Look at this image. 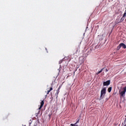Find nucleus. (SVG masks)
<instances>
[{"label": "nucleus", "mask_w": 126, "mask_h": 126, "mask_svg": "<svg viewBox=\"0 0 126 126\" xmlns=\"http://www.w3.org/2000/svg\"><path fill=\"white\" fill-rule=\"evenodd\" d=\"M106 94V88H103L100 93V98H102L103 95H105Z\"/></svg>", "instance_id": "1"}, {"label": "nucleus", "mask_w": 126, "mask_h": 126, "mask_svg": "<svg viewBox=\"0 0 126 126\" xmlns=\"http://www.w3.org/2000/svg\"><path fill=\"white\" fill-rule=\"evenodd\" d=\"M126 87H125L124 88H123V91L121 93H120L121 96L122 97H123V96H124V95L126 94Z\"/></svg>", "instance_id": "2"}, {"label": "nucleus", "mask_w": 126, "mask_h": 126, "mask_svg": "<svg viewBox=\"0 0 126 126\" xmlns=\"http://www.w3.org/2000/svg\"><path fill=\"white\" fill-rule=\"evenodd\" d=\"M126 13H124L123 14V16L121 18V19L119 21V22H118V23H122V22H123V21H124V20H125V17H126Z\"/></svg>", "instance_id": "3"}, {"label": "nucleus", "mask_w": 126, "mask_h": 126, "mask_svg": "<svg viewBox=\"0 0 126 126\" xmlns=\"http://www.w3.org/2000/svg\"><path fill=\"white\" fill-rule=\"evenodd\" d=\"M111 83V80H109L106 82H103V86H108L110 85Z\"/></svg>", "instance_id": "4"}, {"label": "nucleus", "mask_w": 126, "mask_h": 126, "mask_svg": "<svg viewBox=\"0 0 126 126\" xmlns=\"http://www.w3.org/2000/svg\"><path fill=\"white\" fill-rule=\"evenodd\" d=\"M44 104H45V103L44 102V100L41 101L40 103V106L39 107L38 110H41L42 109V108L44 106Z\"/></svg>", "instance_id": "5"}, {"label": "nucleus", "mask_w": 126, "mask_h": 126, "mask_svg": "<svg viewBox=\"0 0 126 126\" xmlns=\"http://www.w3.org/2000/svg\"><path fill=\"white\" fill-rule=\"evenodd\" d=\"M121 47H123V49H126V45L123 43H120Z\"/></svg>", "instance_id": "6"}, {"label": "nucleus", "mask_w": 126, "mask_h": 126, "mask_svg": "<svg viewBox=\"0 0 126 126\" xmlns=\"http://www.w3.org/2000/svg\"><path fill=\"white\" fill-rule=\"evenodd\" d=\"M60 93V90H57V92L55 94V96H56V97L58 98V95H59V94Z\"/></svg>", "instance_id": "7"}, {"label": "nucleus", "mask_w": 126, "mask_h": 126, "mask_svg": "<svg viewBox=\"0 0 126 126\" xmlns=\"http://www.w3.org/2000/svg\"><path fill=\"white\" fill-rule=\"evenodd\" d=\"M52 90H53L52 87L50 88V90L47 91V94H49L50 93V92H51V91H52Z\"/></svg>", "instance_id": "8"}, {"label": "nucleus", "mask_w": 126, "mask_h": 126, "mask_svg": "<svg viewBox=\"0 0 126 126\" xmlns=\"http://www.w3.org/2000/svg\"><path fill=\"white\" fill-rule=\"evenodd\" d=\"M103 69H104V68L101 69L99 71H98L96 73V74H99L100 73H101V72H102V71H103Z\"/></svg>", "instance_id": "9"}, {"label": "nucleus", "mask_w": 126, "mask_h": 126, "mask_svg": "<svg viewBox=\"0 0 126 126\" xmlns=\"http://www.w3.org/2000/svg\"><path fill=\"white\" fill-rule=\"evenodd\" d=\"M108 91L109 93H111V91H112V87H110L108 88Z\"/></svg>", "instance_id": "10"}, {"label": "nucleus", "mask_w": 126, "mask_h": 126, "mask_svg": "<svg viewBox=\"0 0 126 126\" xmlns=\"http://www.w3.org/2000/svg\"><path fill=\"white\" fill-rule=\"evenodd\" d=\"M122 47L121 46V44H120L117 47V50H120Z\"/></svg>", "instance_id": "11"}, {"label": "nucleus", "mask_w": 126, "mask_h": 126, "mask_svg": "<svg viewBox=\"0 0 126 126\" xmlns=\"http://www.w3.org/2000/svg\"><path fill=\"white\" fill-rule=\"evenodd\" d=\"M62 86H63V85H60L57 90H61V88H62Z\"/></svg>", "instance_id": "12"}, {"label": "nucleus", "mask_w": 126, "mask_h": 126, "mask_svg": "<svg viewBox=\"0 0 126 126\" xmlns=\"http://www.w3.org/2000/svg\"><path fill=\"white\" fill-rule=\"evenodd\" d=\"M79 121H80V120L78 119V121H77V122L75 123V125H77V124H78V123H79Z\"/></svg>", "instance_id": "13"}, {"label": "nucleus", "mask_w": 126, "mask_h": 126, "mask_svg": "<svg viewBox=\"0 0 126 126\" xmlns=\"http://www.w3.org/2000/svg\"><path fill=\"white\" fill-rule=\"evenodd\" d=\"M70 126H78L75 125V124H70Z\"/></svg>", "instance_id": "14"}, {"label": "nucleus", "mask_w": 126, "mask_h": 126, "mask_svg": "<svg viewBox=\"0 0 126 126\" xmlns=\"http://www.w3.org/2000/svg\"><path fill=\"white\" fill-rule=\"evenodd\" d=\"M95 49H98L99 48V45H96L95 46Z\"/></svg>", "instance_id": "15"}, {"label": "nucleus", "mask_w": 126, "mask_h": 126, "mask_svg": "<svg viewBox=\"0 0 126 126\" xmlns=\"http://www.w3.org/2000/svg\"><path fill=\"white\" fill-rule=\"evenodd\" d=\"M122 126H126V123H123L122 124Z\"/></svg>", "instance_id": "16"}, {"label": "nucleus", "mask_w": 126, "mask_h": 126, "mask_svg": "<svg viewBox=\"0 0 126 126\" xmlns=\"http://www.w3.org/2000/svg\"><path fill=\"white\" fill-rule=\"evenodd\" d=\"M106 72H108L109 70H108V69H106Z\"/></svg>", "instance_id": "17"}, {"label": "nucleus", "mask_w": 126, "mask_h": 126, "mask_svg": "<svg viewBox=\"0 0 126 126\" xmlns=\"http://www.w3.org/2000/svg\"><path fill=\"white\" fill-rule=\"evenodd\" d=\"M60 63H61V62H60Z\"/></svg>", "instance_id": "18"}]
</instances>
